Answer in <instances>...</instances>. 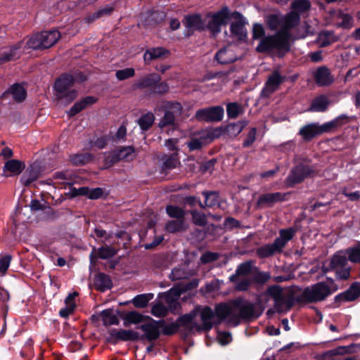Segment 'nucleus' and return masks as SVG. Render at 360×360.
<instances>
[{
    "label": "nucleus",
    "mask_w": 360,
    "mask_h": 360,
    "mask_svg": "<svg viewBox=\"0 0 360 360\" xmlns=\"http://www.w3.org/2000/svg\"><path fill=\"white\" fill-rule=\"evenodd\" d=\"M290 32L278 30L275 34L262 38L256 51L260 53H274L278 58H283L290 51Z\"/></svg>",
    "instance_id": "nucleus-1"
},
{
    "label": "nucleus",
    "mask_w": 360,
    "mask_h": 360,
    "mask_svg": "<svg viewBox=\"0 0 360 360\" xmlns=\"http://www.w3.org/2000/svg\"><path fill=\"white\" fill-rule=\"evenodd\" d=\"M349 122V117L347 115L342 114L333 120L325 122L322 125L316 122L306 124L300 129L299 134L302 136L305 141H309L316 136L323 133L330 132L347 124Z\"/></svg>",
    "instance_id": "nucleus-2"
},
{
    "label": "nucleus",
    "mask_w": 360,
    "mask_h": 360,
    "mask_svg": "<svg viewBox=\"0 0 360 360\" xmlns=\"http://www.w3.org/2000/svg\"><path fill=\"white\" fill-rule=\"evenodd\" d=\"M139 89H148L149 94L162 96L169 91L167 82L162 81V77L157 73H149L141 77L134 84Z\"/></svg>",
    "instance_id": "nucleus-3"
},
{
    "label": "nucleus",
    "mask_w": 360,
    "mask_h": 360,
    "mask_svg": "<svg viewBox=\"0 0 360 360\" xmlns=\"http://www.w3.org/2000/svg\"><path fill=\"white\" fill-rule=\"evenodd\" d=\"M207 17H211V20L207 24V30L212 36H216L221 32V27L228 25L229 21L232 18H239L242 17V13L235 11L232 13L228 6H224L217 12L212 14H207Z\"/></svg>",
    "instance_id": "nucleus-4"
},
{
    "label": "nucleus",
    "mask_w": 360,
    "mask_h": 360,
    "mask_svg": "<svg viewBox=\"0 0 360 360\" xmlns=\"http://www.w3.org/2000/svg\"><path fill=\"white\" fill-rule=\"evenodd\" d=\"M331 295L330 286L324 282H318L311 287L304 289L300 295L295 297L297 303H314L324 300Z\"/></svg>",
    "instance_id": "nucleus-5"
},
{
    "label": "nucleus",
    "mask_w": 360,
    "mask_h": 360,
    "mask_svg": "<svg viewBox=\"0 0 360 360\" xmlns=\"http://www.w3.org/2000/svg\"><path fill=\"white\" fill-rule=\"evenodd\" d=\"M316 174L317 170L315 165L300 162L291 168L285 182L288 187L292 188L302 183L306 179L312 178Z\"/></svg>",
    "instance_id": "nucleus-6"
},
{
    "label": "nucleus",
    "mask_w": 360,
    "mask_h": 360,
    "mask_svg": "<svg viewBox=\"0 0 360 360\" xmlns=\"http://www.w3.org/2000/svg\"><path fill=\"white\" fill-rule=\"evenodd\" d=\"M60 38V33L56 30L43 31L33 34L27 42L28 48L43 50L54 46Z\"/></svg>",
    "instance_id": "nucleus-7"
},
{
    "label": "nucleus",
    "mask_w": 360,
    "mask_h": 360,
    "mask_svg": "<svg viewBox=\"0 0 360 360\" xmlns=\"http://www.w3.org/2000/svg\"><path fill=\"white\" fill-rule=\"evenodd\" d=\"M74 85L73 78L70 73H63L56 80L53 89L57 93L58 98L68 103L73 101L77 96L76 89H70Z\"/></svg>",
    "instance_id": "nucleus-8"
},
{
    "label": "nucleus",
    "mask_w": 360,
    "mask_h": 360,
    "mask_svg": "<svg viewBox=\"0 0 360 360\" xmlns=\"http://www.w3.org/2000/svg\"><path fill=\"white\" fill-rule=\"evenodd\" d=\"M163 323H165L164 319L155 320L149 316L146 322L136 327V329L143 332V334L139 333V341L144 342L147 340L153 343L158 340L161 335V326Z\"/></svg>",
    "instance_id": "nucleus-9"
},
{
    "label": "nucleus",
    "mask_w": 360,
    "mask_h": 360,
    "mask_svg": "<svg viewBox=\"0 0 360 360\" xmlns=\"http://www.w3.org/2000/svg\"><path fill=\"white\" fill-rule=\"evenodd\" d=\"M283 290L281 286L278 285H269L266 290L260 292L257 297V304L260 307H265L271 298L274 302V309H280V302L282 300Z\"/></svg>",
    "instance_id": "nucleus-10"
},
{
    "label": "nucleus",
    "mask_w": 360,
    "mask_h": 360,
    "mask_svg": "<svg viewBox=\"0 0 360 360\" xmlns=\"http://www.w3.org/2000/svg\"><path fill=\"white\" fill-rule=\"evenodd\" d=\"M232 304L235 309L239 311V316L244 320L257 319L264 310V307H260V311H257L254 304L244 301L241 298L233 300Z\"/></svg>",
    "instance_id": "nucleus-11"
},
{
    "label": "nucleus",
    "mask_w": 360,
    "mask_h": 360,
    "mask_svg": "<svg viewBox=\"0 0 360 360\" xmlns=\"http://www.w3.org/2000/svg\"><path fill=\"white\" fill-rule=\"evenodd\" d=\"M224 110L222 106L216 105L199 109L195 112V118L200 122H219L224 117Z\"/></svg>",
    "instance_id": "nucleus-12"
},
{
    "label": "nucleus",
    "mask_w": 360,
    "mask_h": 360,
    "mask_svg": "<svg viewBox=\"0 0 360 360\" xmlns=\"http://www.w3.org/2000/svg\"><path fill=\"white\" fill-rule=\"evenodd\" d=\"M286 80V76H282L278 70H274L265 82V85L260 92V96L262 98H269Z\"/></svg>",
    "instance_id": "nucleus-13"
},
{
    "label": "nucleus",
    "mask_w": 360,
    "mask_h": 360,
    "mask_svg": "<svg viewBox=\"0 0 360 360\" xmlns=\"http://www.w3.org/2000/svg\"><path fill=\"white\" fill-rule=\"evenodd\" d=\"M288 193H266L260 195L257 200L255 207L257 209L272 207L275 204L285 201Z\"/></svg>",
    "instance_id": "nucleus-14"
},
{
    "label": "nucleus",
    "mask_w": 360,
    "mask_h": 360,
    "mask_svg": "<svg viewBox=\"0 0 360 360\" xmlns=\"http://www.w3.org/2000/svg\"><path fill=\"white\" fill-rule=\"evenodd\" d=\"M183 24L187 29V37H191L194 31L203 32L207 30V25L200 13L185 15Z\"/></svg>",
    "instance_id": "nucleus-15"
},
{
    "label": "nucleus",
    "mask_w": 360,
    "mask_h": 360,
    "mask_svg": "<svg viewBox=\"0 0 360 360\" xmlns=\"http://www.w3.org/2000/svg\"><path fill=\"white\" fill-rule=\"evenodd\" d=\"M360 297V282H353L344 292L335 296L334 304L339 307L342 302H354Z\"/></svg>",
    "instance_id": "nucleus-16"
},
{
    "label": "nucleus",
    "mask_w": 360,
    "mask_h": 360,
    "mask_svg": "<svg viewBox=\"0 0 360 360\" xmlns=\"http://www.w3.org/2000/svg\"><path fill=\"white\" fill-rule=\"evenodd\" d=\"M117 314L123 320V325L124 327H129L132 324H143L149 317V316L143 315L135 310L129 311L117 310Z\"/></svg>",
    "instance_id": "nucleus-17"
},
{
    "label": "nucleus",
    "mask_w": 360,
    "mask_h": 360,
    "mask_svg": "<svg viewBox=\"0 0 360 360\" xmlns=\"http://www.w3.org/2000/svg\"><path fill=\"white\" fill-rule=\"evenodd\" d=\"M10 95L12 96L13 99L16 103H22L27 98V91L24 86L20 83H15L11 85L6 91H5L1 96V98L6 99Z\"/></svg>",
    "instance_id": "nucleus-18"
},
{
    "label": "nucleus",
    "mask_w": 360,
    "mask_h": 360,
    "mask_svg": "<svg viewBox=\"0 0 360 360\" xmlns=\"http://www.w3.org/2000/svg\"><path fill=\"white\" fill-rule=\"evenodd\" d=\"M118 250L110 245L101 246L98 248L94 247L89 255L91 264L95 263V260L98 258L108 259L113 257Z\"/></svg>",
    "instance_id": "nucleus-19"
},
{
    "label": "nucleus",
    "mask_w": 360,
    "mask_h": 360,
    "mask_svg": "<svg viewBox=\"0 0 360 360\" xmlns=\"http://www.w3.org/2000/svg\"><path fill=\"white\" fill-rule=\"evenodd\" d=\"M283 250L274 240L272 243L264 244L256 249V255L259 259H266L273 257L277 254H281Z\"/></svg>",
    "instance_id": "nucleus-20"
},
{
    "label": "nucleus",
    "mask_w": 360,
    "mask_h": 360,
    "mask_svg": "<svg viewBox=\"0 0 360 360\" xmlns=\"http://www.w3.org/2000/svg\"><path fill=\"white\" fill-rule=\"evenodd\" d=\"M236 21L233 22L230 25V32L231 34L236 37L239 41H245L248 39V33L247 30L245 27V21L243 15L240 19L234 18Z\"/></svg>",
    "instance_id": "nucleus-21"
},
{
    "label": "nucleus",
    "mask_w": 360,
    "mask_h": 360,
    "mask_svg": "<svg viewBox=\"0 0 360 360\" xmlns=\"http://www.w3.org/2000/svg\"><path fill=\"white\" fill-rule=\"evenodd\" d=\"M94 285L96 290L105 292L112 288V282L109 275L100 272L95 275Z\"/></svg>",
    "instance_id": "nucleus-22"
},
{
    "label": "nucleus",
    "mask_w": 360,
    "mask_h": 360,
    "mask_svg": "<svg viewBox=\"0 0 360 360\" xmlns=\"http://www.w3.org/2000/svg\"><path fill=\"white\" fill-rule=\"evenodd\" d=\"M215 316L214 312L209 307L205 306L200 312V319L202 321L201 329L205 332H209L214 325L215 321H212Z\"/></svg>",
    "instance_id": "nucleus-23"
},
{
    "label": "nucleus",
    "mask_w": 360,
    "mask_h": 360,
    "mask_svg": "<svg viewBox=\"0 0 360 360\" xmlns=\"http://www.w3.org/2000/svg\"><path fill=\"white\" fill-rule=\"evenodd\" d=\"M97 98L92 96H87L76 102L68 111L69 117H74L88 106L96 103Z\"/></svg>",
    "instance_id": "nucleus-24"
},
{
    "label": "nucleus",
    "mask_w": 360,
    "mask_h": 360,
    "mask_svg": "<svg viewBox=\"0 0 360 360\" xmlns=\"http://www.w3.org/2000/svg\"><path fill=\"white\" fill-rule=\"evenodd\" d=\"M314 79L316 83L321 86L330 85L333 82L330 72L326 66L317 68L314 74Z\"/></svg>",
    "instance_id": "nucleus-25"
},
{
    "label": "nucleus",
    "mask_w": 360,
    "mask_h": 360,
    "mask_svg": "<svg viewBox=\"0 0 360 360\" xmlns=\"http://www.w3.org/2000/svg\"><path fill=\"white\" fill-rule=\"evenodd\" d=\"M170 51L164 47H154L147 49L143 55V60L146 63L150 61L169 56Z\"/></svg>",
    "instance_id": "nucleus-26"
},
{
    "label": "nucleus",
    "mask_w": 360,
    "mask_h": 360,
    "mask_svg": "<svg viewBox=\"0 0 360 360\" xmlns=\"http://www.w3.org/2000/svg\"><path fill=\"white\" fill-rule=\"evenodd\" d=\"M283 27L279 30H285L290 32V30L297 27L300 22V15L297 12L290 11L284 16H282Z\"/></svg>",
    "instance_id": "nucleus-27"
},
{
    "label": "nucleus",
    "mask_w": 360,
    "mask_h": 360,
    "mask_svg": "<svg viewBox=\"0 0 360 360\" xmlns=\"http://www.w3.org/2000/svg\"><path fill=\"white\" fill-rule=\"evenodd\" d=\"M278 233L279 236L276 238L274 240L283 250L288 243L293 238L296 233V229L294 227H289L288 229H280Z\"/></svg>",
    "instance_id": "nucleus-28"
},
{
    "label": "nucleus",
    "mask_w": 360,
    "mask_h": 360,
    "mask_svg": "<svg viewBox=\"0 0 360 360\" xmlns=\"http://www.w3.org/2000/svg\"><path fill=\"white\" fill-rule=\"evenodd\" d=\"M330 105V101L326 95H320L314 98L309 110L311 112H326Z\"/></svg>",
    "instance_id": "nucleus-29"
},
{
    "label": "nucleus",
    "mask_w": 360,
    "mask_h": 360,
    "mask_svg": "<svg viewBox=\"0 0 360 360\" xmlns=\"http://www.w3.org/2000/svg\"><path fill=\"white\" fill-rule=\"evenodd\" d=\"M180 162L177 158V154L165 155L162 158L161 172L167 173L178 167Z\"/></svg>",
    "instance_id": "nucleus-30"
},
{
    "label": "nucleus",
    "mask_w": 360,
    "mask_h": 360,
    "mask_svg": "<svg viewBox=\"0 0 360 360\" xmlns=\"http://www.w3.org/2000/svg\"><path fill=\"white\" fill-rule=\"evenodd\" d=\"M20 48L21 43H18L11 46L8 51L0 53V64H4L9 61H13L18 59L20 55L18 51Z\"/></svg>",
    "instance_id": "nucleus-31"
},
{
    "label": "nucleus",
    "mask_w": 360,
    "mask_h": 360,
    "mask_svg": "<svg viewBox=\"0 0 360 360\" xmlns=\"http://www.w3.org/2000/svg\"><path fill=\"white\" fill-rule=\"evenodd\" d=\"M202 195L205 197V207H214L220 206L219 193L217 191H203Z\"/></svg>",
    "instance_id": "nucleus-32"
},
{
    "label": "nucleus",
    "mask_w": 360,
    "mask_h": 360,
    "mask_svg": "<svg viewBox=\"0 0 360 360\" xmlns=\"http://www.w3.org/2000/svg\"><path fill=\"white\" fill-rule=\"evenodd\" d=\"M348 257L346 250L337 252L332 257L329 266L332 269H339L340 267H345L347 266Z\"/></svg>",
    "instance_id": "nucleus-33"
},
{
    "label": "nucleus",
    "mask_w": 360,
    "mask_h": 360,
    "mask_svg": "<svg viewBox=\"0 0 360 360\" xmlns=\"http://www.w3.org/2000/svg\"><path fill=\"white\" fill-rule=\"evenodd\" d=\"M39 175V172L37 167L31 165L21 176V182L25 186H28L38 179Z\"/></svg>",
    "instance_id": "nucleus-34"
},
{
    "label": "nucleus",
    "mask_w": 360,
    "mask_h": 360,
    "mask_svg": "<svg viewBox=\"0 0 360 360\" xmlns=\"http://www.w3.org/2000/svg\"><path fill=\"white\" fill-rule=\"evenodd\" d=\"M181 291L179 288H171L165 293L164 298L169 308L176 309L179 306L178 299L181 296Z\"/></svg>",
    "instance_id": "nucleus-35"
},
{
    "label": "nucleus",
    "mask_w": 360,
    "mask_h": 360,
    "mask_svg": "<svg viewBox=\"0 0 360 360\" xmlns=\"http://www.w3.org/2000/svg\"><path fill=\"white\" fill-rule=\"evenodd\" d=\"M153 298V293H144L136 295L130 302H126L120 303V304L125 305L129 302H131L136 308H144L146 307L149 301Z\"/></svg>",
    "instance_id": "nucleus-36"
},
{
    "label": "nucleus",
    "mask_w": 360,
    "mask_h": 360,
    "mask_svg": "<svg viewBox=\"0 0 360 360\" xmlns=\"http://www.w3.org/2000/svg\"><path fill=\"white\" fill-rule=\"evenodd\" d=\"M232 314L231 308L226 303L218 304L215 307L214 314L218 320L215 321L216 325L220 324L224 320Z\"/></svg>",
    "instance_id": "nucleus-37"
},
{
    "label": "nucleus",
    "mask_w": 360,
    "mask_h": 360,
    "mask_svg": "<svg viewBox=\"0 0 360 360\" xmlns=\"http://www.w3.org/2000/svg\"><path fill=\"white\" fill-rule=\"evenodd\" d=\"M155 119L154 114L148 112L137 120V124L143 131H148L153 127Z\"/></svg>",
    "instance_id": "nucleus-38"
},
{
    "label": "nucleus",
    "mask_w": 360,
    "mask_h": 360,
    "mask_svg": "<svg viewBox=\"0 0 360 360\" xmlns=\"http://www.w3.org/2000/svg\"><path fill=\"white\" fill-rule=\"evenodd\" d=\"M25 167L24 162L18 160H8L4 167V171H8L14 175L20 174Z\"/></svg>",
    "instance_id": "nucleus-39"
},
{
    "label": "nucleus",
    "mask_w": 360,
    "mask_h": 360,
    "mask_svg": "<svg viewBox=\"0 0 360 360\" xmlns=\"http://www.w3.org/2000/svg\"><path fill=\"white\" fill-rule=\"evenodd\" d=\"M115 335L117 336V338L120 340V341H139V333L133 330L120 329L118 330Z\"/></svg>",
    "instance_id": "nucleus-40"
},
{
    "label": "nucleus",
    "mask_w": 360,
    "mask_h": 360,
    "mask_svg": "<svg viewBox=\"0 0 360 360\" xmlns=\"http://www.w3.org/2000/svg\"><path fill=\"white\" fill-rule=\"evenodd\" d=\"M247 125L246 121H239L236 123L229 124L224 131H225L229 136L236 137L238 136Z\"/></svg>",
    "instance_id": "nucleus-41"
},
{
    "label": "nucleus",
    "mask_w": 360,
    "mask_h": 360,
    "mask_svg": "<svg viewBox=\"0 0 360 360\" xmlns=\"http://www.w3.org/2000/svg\"><path fill=\"white\" fill-rule=\"evenodd\" d=\"M93 159V155L89 153H77L70 157L72 164L75 166L84 165L91 162Z\"/></svg>",
    "instance_id": "nucleus-42"
},
{
    "label": "nucleus",
    "mask_w": 360,
    "mask_h": 360,
    "mask_svg": "<svg viewBox=\"0 0 360 360\" xmlns=\"http://www.w3.org/2000/svg\"><path fill=\"white\" fill-rule=\"evenodd\" d=\"M265 22L268 28L272 31L283 27L282 16L278 14H269L265 17Z\"/></svg>",
    "instance_id": "nucleus-43"
},
{
    "label": "nucleus",
    "mask_w": 360,
    "mask_h": 360,
    "mask_svg": "<svg viewBox=\"0 0 360 360\" xmlns=\"http://www.w3.org/2000/svg\"><path fill=\"white\" fill-rule=\"evenodd\" d=\"M167 214L170 218H174L179 220H184L186 212L184 210L179 206L168 205L165 207Z\"/></svg>",
    "instance_id": "nucleus-44"
},
{
    "label": "nucleus",
    "mask_w": 360,
    "mask_h": 360,
    "mask_svg": "<svg viewBox=\"0 0 360 360\" xmlns=\"http://www.w3.org/2000/svg\"><path fill=\"white\" fill-rule=\"evenodd\" d=\"M165 230L169 233L181 232L185 230L184 220H170L165 224Z\"/></svg>",
    "instance_id": "nucleus-45"
},
{
    "label": "nucleus",
    "mask_w": 360,
    "mask_h": 360,
    "mask_svg": "<svg viewBox=\"0 0 360 360\" xmlns=\"http://www.w3.org/2000/svg\"><path fill=\"white\" fill-rule=\"evenodd\" d=\"M311 8V3L309 0H295L291 4L292 11L304 13Z\"/></svg>",
    "instance_id": "nucleus-46"
},
{
    "label": "nucleus",
    "mask_w": 360,
    "mask_h": 360,
    "mask_svg": "<svg viewBox=\"0 0 360 360\" xmlns=\"http://www.w3.org/2000/svg\"><path fill=\"white\" fill-rule=\"evenodd\" d=\"M101 314L103 319L104 326L119 325L120 321L117 316L112 314V310L111 309L102 311Z\"/></svg>",
    "instance_id": "nucleus-47"
},
{
    "label": "nucleus",
    "mask_w": 360,
    "mask_h": 360,
    "mask_svg": "<svg viewBox=\"0 0 360 360\" xmlns=\"http://www.w3.org/2000/svg\"><path fill=\"white\" fill-rule=\"evenodd\" d=\"M338 18L342 19L341 22H338L336 26L343 29L349 30L353 26V18L349 13H345L340 11L338 13Z\"/></svg>",
    "instance_id": "nucleus-48"
},
{
    "label": "nucleus",
    "mask_w": 360,
    "mask_h": 360,
    "mask_svg": "<svg viewBox=\"0 0 360 360\" xmlns=\"http://www.w3.org/2000/svg\"><path fill=\"white\" fill-rule=\"evenodd\" d=\"M115 150L119 155L120 161L122 160L128 161L129 156L135 153V148L133 146H121Z\"/></svg>",
    "instance_id": "nucleus-49"
},
{
    "label": "nucleus",
    "mask_w": 360,
    "mask_h": 360,
    "mask_svg": "<svg viewBox=\"0 0 360 360\" xmlns=\"http://www.w3.org/2000/svg\"><path fill=\"white\" fill-rule=\"evenodd\" d=\"M30 208L33 211L45 210V212L48 214L55 217L56 212L50 206H45L42 205L40 201L37 199H34L31 201Z\"/></svg>",
    "instance_id": "nucleus-50"
},
{
    "label": "nucleus",
    "mask_w": 360,
    "mask_h": 360,
    "mask_svg": "<svg viewBox=\"0 0 360 360\" xmlns=\"http://www.w3.org/2000/svg\"><path fill=\"white\" fill-rule=\"evenodd\" d=\"M175 124V115L173 112L166 110L164 116L160 120L158 126L164 128L167 126H174Z\"/></svg>",
    "instance_id": "nucleus-51"
},
{
    "label": "nucleus",
    "mask_w": 360,
    "mask_h": 360,
    "mask_svg": "<svg viewBox=\"0 0 360 360\" xmlns=\"http://www.w3.org/2000/svg\"><path fill=\"white\" fill-rule=\"evenodd\" d=\"M297 302L295 297L290 296L285 297L284 294L282 296L281 302H280V309H276V312L281 314L283 312V305L285 306V310L289 311L294 305L295 302Z\"/></svg>",
    "instance_id": "nucleus-52"
},
{
    "label": "nucleus",
    "mask_w": 360,
    "mask_h": 360,
    "mask_svg": "<svg viewBox=\"0 0 360 360\" xmlns=\"http://www.w3.org/2000/svg\"><path fill=\"white\" fill-rule=\"evenodd\" d=\"M348 259L353 263H360V246H354L346 249Z\"/></svg>",
    "instance_id": "nucleus-53"
},
{
    "label": "nucleus",
    "mask_w": 360,
    "mask_h": 360,
    "mask_svg": "<svg viewBox=\"0 0 360 360\" xmlns=\"http://www.w3.org/2000/svg\"><path fill=\"white\" fill-rule=\"evenodd\" d=\"M160 330L161 334L164 335H173L174 334L176 333L179 330V326L176 322L171 323L169 324H166V322L165 321V323H163L162 326H161Z\"/></svg>",
    "instance_id": "nucleus-54"
},
{
    "label": "nucleus",
    "mask_w": 360,
    "mask_h": 360,
    "mask_svg": "<svg viewBox=\"0 0 360 360\" xmlns=\"http://www.w3.org/2000/svg\"><path fill=\"white\" fill-rule=\"evenodd\" d=\"M193 223L199 226H204L207 224V219L205 214L198 212L197 210L191 211Z\"/></svg>",
    "instance_id": "nucleus-55"
},
{
    "label": "nucleus",
    "mask_w": 360,
    "mask_h": 360,
    "mask_svg": "<svg viewBox=\"0 0 360 360\" xmlns=\"http://www.w3.org/2000/svg\"><path fill=\"white\" fill-rule=\"evenodd\" d=\"M104 165L105 168H110L112 167L115 164L120 162V158L118 154L116 153L115 150H112L109 153L106 154L104 158Z\"/></svg>",
    "instance_id": "nucleus-56"
},
{
    "label": "nucleus",
    "mask_w": 360,
    "mask_h": 360,
    "mask_svg": "<svg viewBox=\"0 0 360 360\" xmlns=\"http://www.w3.org/2000/svg\"><path fill=\"white\" fill-rule=\"evenodd\" d=\"M135 75V70L132 68H127L122 70H117L115 72L116 78L119 81H123L132 77Z\"/></svg>",
    "instance_id": "nucleus-57"
},
{
    "label": "nucleus",
    "mask_w": 360,
    "mask_h": 360,
    "mask_svg": "<svg viewBox=\"0 0 360 360\" xmlns=\"http://www.w3.org/2000/svg\"><path fill=\"white\" fill-rule=\"evenodd\" d=\"M226 49L222 48L216 53L214 58L219 63L222 65H226L234 62V60L226 57Z\"/></svg>",
    "instance_id": "nucleus-58"
},
{
    "label": "nucleus",
    "mask_w": 360,
    "mask_h": 360,
    "mask_svg": "<svg viewBox=\"0 0 360 360\" xmlns=\"http://www.w3.org/2000/svg\"><path fill=\"white\" fill-rule=\"evenodd\" d=\"M195 316V314L193 313L186 314L179 316L176 321V323L179 326V328L181 326L188 328V325L193 323Z\"/></svg>",
    "instance_id": "nucleus-59"
},
{
    "label": "nucleus",
    "mask_w": 360,
    "mask_h": 360,
    "mask_svg": "<svg viewBox=\"0 0 360 360\" xmlns=\"http://www.w3.org/2000/svg\"><path fill=\"white\" fill-rule=\"evenodd\" d=\"M240 111V106L238 103H229L226 106L227 115L231 119L236 118Z\"/></svg>",
    "instance_id": "nucleus-60"
},
{
    "label": "nucleus",
    "mask_w": 360,
    "mask_h": 360,
    "mask_svg": "<svg viewBox=\"0 0 360 360\" xmlns=\"http://www.w3.org/2000/svg\"><path fill=\"white\" fill-rule=\"evenodd\" d=\"M151 314L155 317L162 318L167 315V309L162 303L159 302L153 305Z\"/></svg>",
    "instance_id": "nucleus-61"
},
{
    "label": "nucleus",
    "mask_w": 360,
    "mask_h": 360,
    "mask_svg": "<svg viewBox=\"0 0 360 360\" xmlns=\"http://www.w3.org/2000/svg\"><path fill=\"white\" fill-rule=\"evenodd\" d=\"M183 202L185 205L189 206L192 208L195 207L196 205H198L202 209L205 208L204 204L201 202L200 199L196 196H186L183 200Z\"/></svg>",
    "instance_id": "nucleus-62"
},
{
    "label": "nucleus",
    "mask_w": 360,
    "mask_h": 360,
    "mask_svg": "<svg viewBox=\"0 0 360 360\" xmlns=\"http://www.w3.org/2000/svg\"><path fill=\"white\" fill-rule=\"evenodd\" d=\"M351 267L345 266L335 269V278L338 280H347L350 277Z\"/></svg>",
    "instance_id": "nucleus-63"
},
{
    "label": "nucleus",
    "mask_w": 360,
    "mask_h": 360,
    "mask_svg": "<svg viewBox=\"0 0 360 360\" xmlns=\"http://www.w3.org/2000/svg\"><path fill=\"white\" fill-rule=\"evenodd\" d=\"M270 278L271 275L269 272L259 271L253 276L252 281L257 284L263 285L267 283Z\"/></svg>",
    "instance_id": "nucleus-64"
}]
</instances>
